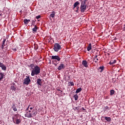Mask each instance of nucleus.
Wrapping results in <instances>:
<instances>
[{"label":"nucleus","instance_id":"ea45409f","mask_svg":"<svg viewBox=\"0 0 125 125\" xmlns=\"http://www.w3.org/2000/svg\"><path fill=\"white\" fill-rule=\"evenodd\" d=\"M37 58V57H34L33 59H34V60H36V59Z\"/></svg>","mask_w":125,"mask_h":125},{"label":"nucleus","instance_id":"0eeeda50","mask_svg":"<svg viewBox=\"0 0 125 125\" xmlns=\"http://www.w3.org/2000/svg\"><path fill=\"white\" fill-rule=\"evenodd\" d=\"M51 59H52V60H55L54 62H57V61L59 62V61L61 60V58H60L59 55L51 56Z\"/></svg>","mask_w":125,"mask_h":125},{"label":"nucleus","instance_id":"a878e982","mask_svg":"<svg viewBox=\"0 0 125 125\" xmlns=\"http://www.w3.org/2000/svg\"><path fill=\"white\" fill-rule=\"evenodd\" d=\"M5 42H6V39H4L3 41L2 44V48L3 49V47H4V44L5 43Z\"/></svg>","mask_w":125,"mask_h":125},{"label":"nucleus","instance_id":"ddd939ff","mask_svg":"<svg viewBox=\"0 0 125 125\" xmlns=\"http://www.w3.org/2000/svg\"><path fill=\"white\" fill-rule=\"evenodd\" d=\"M98 71L101 73H102L104 71V66H100L99 68H98Z\"/></svg>","mask_w":125,"mask_h":125},{"label":"nucleus","instance_id":"9d476101","mask_svg":"<svg viewBox=\"0 0 125 125\" xmlns=\"http://www.w3.org/2000/svg\"><path fill=\"white\" fill-rule=\"evenodd\" d=\"M0 67L3 71H6V66L1 62H0Z\"/></svg>","mask_w":125,"mask_h":125},{"label":"nucleus","instance_id":"7c9ffc66","mask_svg":"<svg viewBox=\"0 0 125 125\" xmlns=\"http://www.w3.org/2000/svg\"><path fill=\"white\" fill-rule=\"evenodd\" d=\"M36 19H40L41 18V15H38L36 17Z\"/></svg>","mask_w":125,"mask_h":125},{"label":"nucleus","instance_id":"cd10ccee","mask_svg":"<svg viewBox=\"0 0 125 125\" xmlns=\"http://www.w3.org/2000/svg\"><path fill=\"white\" fill-rule=\"evenodd\" d=\"M33 47H34V49H37V48H38V45L34 44V45H32V48H33Z\"/></svg>","mask_w":125,"mask_h":125},{"label":"nucleus","instance_id":"473e14b6","mask_svg":"<svg viewBox=\"0 0 125 125\" xmlns=\"http://www.w3.org/2000/svg\"><path fill=\"white\" fill-rule=\"evenodd\" d=\"M87 0H83V1H82V2L83 3H85L86 1H87Z\"/></svg>","mask_w":125,"mask_h":125},{"label":"nucleus","instance_id":"39448f33","mask_svg":"<svg viewBox=\"0 0 125 125\" xmlns=\"http://www.w3.org/2000/svg\"><path fill=\"white\" fill-rule=\"evenodd\" d=\"M36 21V20L32 21V32L34 34H36L38 31V26L35 25L34 22Z\"/></svg>","mask_w":125,"mask_h":125},{"label":"nucleus","instance_id":"58836bf2","mask_svg":"<svg viewBox=\"0 0 125 125\" xmlns=\"http://www.w3.org/2000/svg\"><path fill=\"white\" fill-rule=\"evenodd\" d=\"M79 7H77V11H76V12H78V9H79Z\"/></svg>","mask_w":125,"mask_h":125},{"label":"nucleus","instance_id":"5701e85b","mask_svg":"<svg viewBox=\"0 0 125 125\" xmlns=\"http://www.w3.org/2000/svg\"><path fill=\"white\" fill-rule=\"evenodd\" d=\"M11 89L12 90H14V91H16V87H15V86H14V85H12V86H11Z\"/></svg>","mask_w":125,"mask_h":125},{"label":"nucleus","instance_id":"412c9836","mask_svg":"<svg viewBox=\"0 0 125 125\" xmlns=\"http://www.w3.org/2000/svg\"><path fill=\"white\" fill-rule=\"evenodd\" d=\"M104 119L105 121H107V122H111V118L110 117H104Z\"/></svg>","mask_w":125,"mask_h":125},{"label":"nucleus","instance_id":"393cba45","mask_svg":"<svg viewBox=\"0 0 125 125\" xmlns=\"http://www.w3.org/2000/svg\"><path fill=\"white\" fill-rule=\"evenodd\" d=\"M82 88H79L76 90V93H79V92H81L82 91Z\"/></svg>","mask_w":125,"mask_h":125},{"label":"nucleus","instance_id":"4be33fe9","mask_svg":"<svg viewBox=\"0 0 125 125\" xmlns=\"http://www.w3.org/2000/svg\"><path fill=\"white\" fill-rule=\"evenodd\" d=\"M30 20H24L23 22L24 24H28L30 22Z\"/></svg>","mask_w":125,"mask_h":125},{"label":"nucleus","instance_id":"79ce46f5","mask_svg":"<svg viewBox=\"0 0 125 125\" xmlns=\"http://www.w3.org/2000/svg\"><path fill=\"white\" fill-rule=\"evenodd\" d=\"M80 1H83V0H79Z\"/></svg>","mask_w":125,"mask_h":125},{"label":"nucleus","instance_id":"e433bc0d","mask_svg":"<svg viewBox=\"0 0 125 125\" xmlns=\"http://www.w3.org/2000/svg\"><path fill=\"white\" fill-rule=\"evenodd\" d=\"M57 90L58 91H61V92H62V90H61L60 89H57Z\"/></svg>","mask_w":125,"mask_h":125},{"label":"nucleus","instance_id":"423d86ee","mask_svg":"<svg viewBox=\"0 0 125 125\" xmlns=\"http://www.w3.org/2000/svg\"><path fill=\"white\" fill-rule=\"evenodd\" d=\"M80 9L81 12L83 13L84 12V11H85V10H86V5L85 4V3L81 2Z\"/></svg>","mask_w":125,"mask_h":125},{"label":"nucleus","instance_id":"4c0bfd02","mask_svg":"<svg viewBox=\"0 0 125 125\" xmlns=\"http://www.w3.org/2000/svg\"><path fill=\"white\" fill-rule=\"evenodd\" d=\"M82 110H83V111H85V109L83 107H82Z\"/></svg>","mask_w":125,"mask_h":125},{"label":"nucleus","instance_id":"a19ab883","mask_svg":"<svg viewBox=\"0 0 125 125\" xmlns=\"http://www.w3.org/2000/svg\"><path fill=\"white\" fill-rule=\"evenodd\" d=\"M30 67L32 68V64H30Z\"/></svg>","mask_w":125,"mask_h":125},{"label":"nucleus","instance_id":"9b49d317","mask_svg":"<svg viewBox=\"0 0 125 125\" xmlns=\"http://www.w3.org/2000/svg\"><path fill=\"white\" fill-rule=\"evenodd\" d=\"M82 65H83V66H84V67H85L86 68H87V67H88V65H87V62L86 61H83Z\"/></svg>","mask_w":125,"mask_h":125},{"label":"nucleus","instance_id":"72a5a7b5","mask_svg":"<svg viewBox=\"0 0 125 125\" xmlns=\"http://www.w3.org/2000/svg\"><path fill=\"white\" fill-rule=\"evenodd\" d=\"M12 49L13 50V51H17V49L16 48H12Z\"/></svg>","mask_w":125,"mask_h":125},{"label":"nucleus","instance_id":"7ed1b4c3","mask_svg":"<svg viewBox=\"0 0 125 125\" xmlns=\"http://www.w3.org/2000/svg\"><path fill=\"white\" fill-rule=\"evenodd\" d=\"M53 49L56 52H58L61 49V45L58 43H56L54 45Z\"/></svg>","mask_w":125,"mask_h":125},{"label":"nucleus","instance_id":"c756f323","mask_svg":"<svg viewBox=\"0 0 125 125\" xmlns=\"http://www.w3.org/2000/svg\"><path fill=\"white\" fill-rule=\"evenodd\" d=\"M69 83H70V85H71V86L74 85V82H70Z\"/></svg>","mask_w":125,"mask_h":125},{"label":"nucleus","instance_id":"b1692460","mask_svg":"<svg viewBox=\"0 0 125 125\" xmlns=\"http://www.w3.org/2000/svg\"><path fill=\"white\" fill-rule=\"evenodd\" d=\"M74 98L75 100L77 101L78 99H79V96H78V94H75L74 95Z\"/></svg>","mask_w":125,"mask_h":125},{"label":"nucleus","instance_id":"6e6552de","mask_svg":"<svg viewBox=\"0 0 125 125\" xmlns=\"http://www.w3.org/2000/svg\"><path fill=\"white\" fill-rule=\"evenodd\" d=\"M30 82H31V80L30 79V77H28L25 79L24 82H23V84L28 85L30 83Z\"/></svg>","mask_w":125,"mask_h":125},{"label":"nucleus","instance_id":"bb28decb","mask_svg":"<svg viewBox=\"0 0 125 125\" xmlns=\"http://www.w3.org/2000/svg\"><path fill=\"white\" fill-rule=\"evenodd\" d=\"M115 94V90L113 89H112L110 90V95H114Z\"/></svg>","mask_w":125,"mask_h":125},{"label":"nucleus","instance_id":"c9c22d12","mask_svg":"<svg viewBox=\"0 0 125 125\" xmlns=\"http://www.w3.org/2000/svg\"><path fill=\"white\" fill-rule=\"evenodd\" d=\"M58 64V63H54V65H55V66H57Z\"/></svg>","mask_w":125,"mask_h":125},{"label":"nucleus","instance_id":"a211bd4d","mask_svg":"<svg viewBox=\"0 0 125 125\" xmlns=\"http://www.w3.org/2000/svg\"><path fill=\"white\" fill-rule=\"evenodd\" d=\"M4 76V74L1 72L0 73V81H1L2 79H3V77Z\"/></svg>","mask_w":125,"mask_h":125},{"label":"nucleus","instance_id":"20e7f679","mask_svg":"<svg viewBox=\"0 0 125 125\" xmlns=\"http://www.w3.org/2000/svg\"><path fill=\"white\" fill-rule=\"evenodd\" d=\"M29 107L28 106V107L26 109V111H28L25 114V117H27V118H31L32 117V107H30V110H29Z\"/></svg>","mask_w":125,"mask_h":125},{"label":"nucleus","instance_id":"aec40b11","mask_svg":"<svg viewBox=\"0 0 125 125\" xmlns=\"http://www.w3.org/2000/svg\"><path fill=\"white\" fill-rule=\"evenodd\" d=\"M79 4H80V2L78 1H76L74 4V8H75V7H77Z\"/></svg>","mask_w":125,"mask_h":125},{"label":"nucleus","instance_id":"dca6fc26","mask_svg":"<svg viewBox=\"0 0 125 125\" xmlns=\"http://www.w3.org/2000/svg\"><path fill=\"white\" fill-rule=\"evenodd\" d=\"M50 16L52 18H54V17H55V12L54 11L52 12V14H50Z\"/></svg>","mask_w":125,"mask_h":125},{"label":"nucleus","instance_id":"4468645a","mask_svg":"<svg viewBox=\"0 0 125 125\" xmlns=\"http://www.w3.org/2000/svg\"><path fill=\"white\" fill-rule=\"evenodd\" d=\"M17 106V104L16 105L15 104H14L12 105V109L13 111H14V112H17V108H16Z\"/></svg>","mask_w":125,"mask_h":125},{"label":"nucleus","instance_id":"1a4fd4ad","mask_svg":"<svg viewBox=\"0 0 125 125\" xmlns=\"http://www.w3.org/2000/svg\"><path fill=\"white\" fill-rule=\"evenodd\" d=\"M65 68H66V66L62 63L60 64V65L58 66V70L61 71L62 69H65Z\"/></svg>","mask_w":125,"mask_h":125},{"label":"nucleus","instance_id":"f257e3e1","mask_svg":"<svg viewBox=\"0 0 125 125\" xmlns=\"http://www.w3.org/2000/svg\"><path fill=\"white\" fill-rule=\"evenodd\" d=\"M32 68L33 69L32 70V76L39 75L41 73V68L39 66L32 64Z\"/></svg>","mask_w":125,"mask_h":125},{"label":"nucleus","instance_id":"2f4dec72","mask_svg":"<svg viewBox=\"0 0 125 125\" xmlns=\"http://www.w3.org/2000/svg\"><path fill=\"white\" fill-rule=\"evenodd\" d=\"M105 109L106 110H110V108H109V107H108V106H106L105 107Z\"/></svg>","mask_w":125,"mask_h":125},{"label":"nucleus","instance_id":"f8f14e48","mask_svg":"<svg viewBox=\"0 0 125 125\" xmlns=\"http://www.w3.org/2000/svg\"><path fill=\"white\" fill-rule=\"evenodd\" d=\"M37 84H39V85H40V86H42V79H38L37 81Z\"/></svg>","mask_w":125,"mask_h":125},{"label":"nucleus","instance_id":"2eb2a0df","mask_svg":"<svg viewBox=\"0 0 125 125\" xmlns=\"http://www.w3.org/2000/svg\"><path fill=\"white\" fill-rule=\"evenodd\" d=\"M116 62H117V60H114V61L111 60L109 62V64L110 65H113V64H115V63H116Z\"/></svg>","mask_w":125,"mask_h":125},{"label":"nucleus","instance_id":"c03bdc74","mask_svg":"<svg viewBox=\"0 0 125 125\" xmlns=\"http://www.w3.org/2000/svg\"><path fill=\"white\" fill-rule=\"evenodd\" d=\"M19 107H20V105H19Z\"/></svg>","mask_w":125,"mask_h":125},{"label":"nucleus","instance_id":"37998d69","mask_svg":"<svg viewBox=\"0 0 125 125\" xmlns=\"http://www.w3.org/2000/svg\"><path fill=\"white\" fill-rule=\"evenodd\" d=\"M34 61H35V62H37V60H35Z\"/></svg>","mask_w":125,"mask_h":125},{"label":"nucleus","instance_id":"f03ea898","mask_svg":"<svg viewBox=\"0 0 125 125\" xmlns=\"http://www.w3.org/2000/svg\"><path fill=\"white\" fill-rule=\"evenodd\" d=\"M18 116H19V115L15 114L13 118V121L16 125H19V124L21 123V119H18Z\"/></svg>","mask_w":125,"mask_h":125},{"label":"nucleus","instance_id":"6ab92c4d","mask_svg":"<svg viewBox=\"0 0 125 125\" xmlns=\"http://www.w3.org/2000/svg\"><path fill=\"white\" fill-rule=\"evenodd\" d=\"M98 56L96 55L94 57V61H95V63H97V62H98V58H97Z\"/></svg>","mask_w":125,"mask_h":125},{"label":"nucleus","instance_id":"f3484780","mask_svg":"<svg viewBox=\"0 0 125 125\" xmlns=\"http://www.w3.org/2000/svg\"><path fill=\"white\" fill-rule=\"evenodd\" d=\"M91 48H92L91 43H89L87 48V51H90V50L91 49Z\"/></svg>","mask_w":125,"mask_h":125},{"label":"nucleus","instance_id":"f704fd0d","mask_svg":"<svg viewBox=\"0 0 125 125\" xmlns=\"http://www.w3.org/2000/svg\"><path fill=\"white\" fill-rule=\"evenodd\" d=\"M33 115L35 116V115H37V112H34L33 113Z\"/></svg>","mask_w":125,"mask_h":125},{"label":"nucleus","instance_id":"c85d7f7f","mask_svg":"<svg viewBox=\"0 0 125 125\" xmlns=\"http://www.w3.org/2000/svg\"><path fill=\"white\" fill-rule=\"evenodd\" d=\"M74 110H77V111H80V107H75Z\"/></svg>","mask_w":125,"mask_h":125},{"label":"nucleus","instance_id":"a18cd8bd","mask_svg":"<svg viewBox=\"0 0 125 125\" xmlns=\"http://www.w3.org/2000/svg\"><path fill=\"white\" fill-rule=\"evenodd\" d=\"M50 63H51V62H49V63L50 64Z\"/></svg>","mask_w":125,"mask_h":125}]
</instances>
